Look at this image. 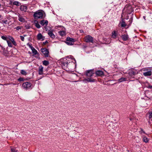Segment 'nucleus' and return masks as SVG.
Instances as JSON below:
<instances>
[{"instance_id": "41", "label": "nucleus", "mask_w": 152, "mask_h": 152, "mask_svg": "<svg viewBox=\"0 0 152 152\" xmlns=\"http://www.w3.org/2000/svg\"><path fill=\"white\" fill-rule=\"evenodd\" d=\"M2 22L4 23H7V20H2Z\"/></svg>"}, {"instance_id": "5", "label": "nucleus", "mask_w": 152, "mask_h": 152, "mask_svg": "<svg viewBox=\"0 0 152 152\" xmlns=\"http://www.w3.org/2000/svg\"><path fill=\"white\" fill-rule=\"evenodd\" d=\"M85 41L86 42H93V38L90 35H87L85 38Z\"/></svg>"}, {"instance_id": "24", "label": "nucleus", "mask_w": 152, "mask_h": 152, "mask_svg": "<svg viewBox=\"0 0 152 152\" xmlns=\"http://www.w3.org/2000/svg\"><path fill=\"white\" fill-rule=\"evenodd\" d=\"M34 24L35 26L37 28H39L40 27V25L39 23H38V22L37 21H35L34 22Z\"/></svg>"}, {"instance_id": "16", "label": "nucleus", "mask_w": 152, "mask_h": 152, "mask_svg": "<svg viewBox=\"0 0 152 152\" xmlns=\"http://www.w3.org/2000/svg\"><path fill=\"white\" fill-rule=\"evenodd\" d=\"M96 74L98 76H101L103 75L104 73L102 71L100 70H98L96 72Z\"/></svg>"}, {"instance_id": "21", "label": "nucleus", "mask_w": 152, "mask_h": 152, "mask_svg": "<svg viewBox=\"0 0 152 152\" xmlns=\"http://www.w3.org/2000/svg\"><path fill=\"white\" fill-rule=\"evenodd\" d=\"M58 33L59 34L62 36H64L66 35V32L64 31H60Z\"/></svg>"}, {"instance_id": "34", "label": "nucleus", "mask_w": 152, "mask_h": 152, "mask_svg": "<svg viewBox=\"0 0 152 152\" xmlns=\"http://www.w3.org/2000/svg\"><path fill=\"white\" fill-rule=\"evenodd\" d=\"M25 36H26L25 35H24V36H20V39H21V40L22 41H24V37Z\"/></svg>"}, {"instance_id": "14", "label": "nucleus", "mask_w": 152, "mask_h": 152, "mask_svg": "<svg viewBox=\"0 0 152 152\" xmlns=\"http://www.w3.org/2000/svg\"><path fill=\"white\" fill-rule=\"evenodd\" d=\"M40 23L42 26H44V25L46 26L48 24V21L47 20H43L40 21Z\"/></svg>"}, {"instance_id": "9", "label": "nucleus", "mask_w": 152, "mask_h": 152, "mask_svg": "<svg viewBox=\"0 0 152 152\" xmlns=\"http://www.w3.org/2000/svg\"><path fill=\"white\" fill-rule=\"evenodd\" d=\"M37 39L38 40L43 41L45 39V37H43L40 33H39L37 36Z\"/></svg>"}, {"instance_id": "46", "label": "nucleus", "mask_w": 152, "mask_h": 152, "mask_svg": "<svg viewBox=\"0 0 152 152\" xmlns=\"http://www.w3.org/2000/svg\"><path fill=\"white\" fill-rule=\"evenodd\" d=\"M143 18L145 19V16H143Z\"/></svg>"}, {"instance_id": "42", "label": "nucleus", "mask_w": 152, "mask_h": 152, "mask_svg": "<svg viewBox=\"0 0 152 152\" xmlns=\"http://www.w3.org/2000/svg\"><path fill=\"white\" fill-rule=\"evenodd\" d=\"M140 132V133L142 134V133H145V132H144L142 130H141V131Z\"/></svg>"}, {"instance_id": "31", "label": "nucleus", "mask_w": 152, "mask_h": 152, "mask_svg": "<svg viewBox=\"0 0 152 152\" xmlns=\"http://www.w3.org/2000/svg\"><path fill=\"white\" fill-rule=\"evenodd\" d=\"M66 43L68 45H71L73 44L74 43L71 42L67 41L66 42Z\"/></svg>"}, {"instance_id": "28", "label": "nucleus", "mask_w": 152, "mask_h": 152, "mask_svg": "<svg viewBox=\"0 0 152 152\" xmlns=\"http://www.w3.org/2000/svg\"><path fill=\"white\" fill-rule=\"evenodd\" d=\"M20 73L22 75H26V74H27V73L24 70H21Z\"/></svg>"}, {"instance_id": "3", "label": "nucleus", "mask_w": 152, "mask_h": 152, "mask_svg": "<svg viewBox=\"0 0 152 152\" xmlns=\"http://www.w3.org/2000/svg\"><path fill=\"white\" fill-rule=\"evenodd\" d=\"M142 70L144 72L143 75L145 76H149L152 75V70L150 68H143L142 69Z\"/></svg>"}, {"instance_id": "30", "label": "nucleus", "mask_w": 152, "mask_h": 152, "mask_svg": "<svg viewBox=\"0 0 152 152\" xmlns=\"http://www.w3.org/2000/svg\"><path fill=\"white\" fill-rule=\"evenodd\" d=\"M131 7L130 6H126L124 8V10H126L127 11V12H128L127 10L128 8H131Z\"/></svg>"}, {"instance_id": "27", "label": "nucleus", "mask_w": 152, "mask_h": 152, "mask_svg": "<svg viewBox=\"0 0 152 152\" xmlns=\"http://www.w3.org/2000/svg\"><path fill=\"white\" fill-rule=\"evenodd\" d=\"M43 64L44 65L46 66L49 64V63L48 61L45 60L43 61Z\"/></svg>"}, {"instance_id": "7", "label": "nucleus", "mask_w": 152, "mask_h": 152, "mask_svg": "<svg viewBox=\"0 0 152 152\" xmlns=\"http://www.w3.org/2000/svg\"><path fill=\"white\" fill-rule=\"evenodd\" d=\"M94 73V72L93 69L88 70L86 72V75L88 77L92 76Z\"/></svg>"}, {"instance_id": "17", "label": "nucleus", "mask_w": 152, "mask_h": 152, "mask_svg": "<svg viewBox=\"0 0 152 152\" xmlns=\"http://www.w3.org/2000/svg\"><path fill=\"white\" fill-rule=\"evenodd\" d=\"M48 34L52 39H54L55 37V35L54 34L52 31H50L48 32Z\"/></svg>"}, {"instance_id": "33", "label": "nucleus", "mask_w": 152, "mask_h": 152, "mask_svg": "<svg viewBox=\"0 0 152 152\" xmlns=\"http://www.w3.org/2000/svg\"><path fill=\"white\" fill-rule=\"evenodd\" d=\"M11 151L12 152H17L18 151V150L15 148H11Z\"/></svg>"}, {"instance_id": "4", "label": "nucleus", "mask_w": 152, "mask_h": 152, "mask_svg": "<svg viewBox=\"0 0 152 152\" xmlns=\"http://www.w3.org/2000/svg\"><path fill=\"white\" fill-rule=\"evenodd\" d=\"M22 87L24 89L27 90L32 89L33 88V86L30 82H26L23 83Z\"/></svg>"}, {"instance_id": "35", "label": "nucleus", "mask_w": 152, "mask_h": 152, "mask_svg": "<svg viewBox=\"0 0 152 152\" xmlns=\"http://www.w3.org/2000/svg\"><path fill=\"white\" fill-rule=\"evenodd\" d=\"M18 80L19 82H21L23 81L24 79L22 77H20L18 79Z\"/></svg>"}, {"instance_id": "29", "label": "nucleus", "mask_w": 152, "mask_h": 152, "mask_svg": "<svg viewBox=\"0 0 152 152\" xmlns=\"http://www.w3.org/2000/svg\"><path fill=\"white\" fill-rule=\"evenodd\" d=\"M1 37L3 39L6 40L7 41H8L7 40V39H8V36L7 37L5 36H1Z\"/></svg>"}, {"instance_id": "47", "label": "nucleus", "mask_w": 152, "mask_h": 152, "mask_svg": "<svg viewBox=\"0 0 152 152\" xmlns=\"http://www.w3.org/2000/svg\"><path fill=\"white\" fill-rule=\"evenodd\" d=\"M77 81H75V82H77Z\"/></svg>"}, {"instance_id": "37", "label": "nucleus", "mask_w": 152, "mask_h": 152, "mask_svg": "<svg viewBox=\"0 0 152 152\" xmlns=\"http://www.w3.org/2000/svg\"><path fill=\"white\" fill-rule=\"evenodd\" d=\"M8 39H9L11 41L14 39L13 37L10 36H8Z\"/></svg>"}, {"instance_id": "15", "label": "nucleus", "mask_w": 152, "mask_h": 152, "mask_svg": "<svg viewBox=\"0 0 152 152\" xmlns=\"http://www.w3.org/2000/svg\"><path fill=\"white\" fill-rule=\"evenodd\" d=\"M136 74H137L136 72L133 71H131L129 72V75L131 78L132 77V76Z\"/></svg>"}, {"instance_id": "32", "label": "nucleus", "mask_w": 152, "mask_h": 152, "mask_svg": "<svg viewBox=\"0 0 152 152\" xmlns=\"http://www.w3.org/2000/svg\"><path fill=\"white\" fill-rule=\"evenodd\" d=\"M7 43L8 46L10 47H12V43L9 41H7Z\"/></svg>"}, {"instance_id": "22", "label": "nucleus", "mask_w": 152, "mask_h": 152, "mask_svg": "<svg viewBox=\"0 0 152 152\" xmlns=\"http://www.w3.org/2000/svg\"><path fill=\"white\" fill-rule=\"evenodd\" d=\"M126 24L124 20H122V22L121 23V26L122 27H124L126 26Z\"/></svg>"}, {"instance_id": "1", "label": "nucleus", "mask_w": 152, "mask_h": 152, "mask_svg": "<svg viewBox=\"0 0 152 152\" xmlns=\"http://www.w3.org/2000/svg\"><path fill=\"white\" fill-rule=\"evenodd\" d=\"M75 60L71 56L61 59L59 61L62 68L66 71H72L76 67Z\"/></svg>"}, {"instance_id": "13", "label": "nucleus", "mask_w": 152, "mask_h": 152, "mask_svg": "<svg viewBox=\"0 0 152 152\" xmlns=\"http://www.w3.org/2000/svg\"><path fill=\"white\" fill-rule=\"evenodd\" d=\"M121 38L123 40L126 41L128 39L129 37L127 34H124L122 36Z\"/></svg>"}, {"instance_id": "40", "label": "nucleus", "mask_w": 152, "mask_h": 152, "mask_svg": "<svg viewBox=\"0 0 152 152\" xmlns=\"http://www.w3.org/2000/svg\"><path fill=\"white\" fill-rule=\"evenodd\" d=\"M12 44L15 46H16L17 45V43H16V42L15 41V42H14L12 43Z\"/></svg>"}, {"instance_id": "10", "label": "nucleus", "mask_w": 152, "mask_h": 152, "mask_svg": "<svg viewBox=\"0 0 152 152\" xmlns=\"http://www.w3.org/2000/svg\"><path fill=\"white\" fill-rule=\"evenodd\" d=\"M43 68L42 66H40L39 67L38 73L39 75H42L43 74Z\"/></svg>"}, {"instance_id": "12", "label": "nucleus", "mask_w": 152, "mask_h": 152, "mask_svg": "<svg viewBox=\"0 0 152 152\" xmlns=\"http://www.w3.org/2000/svg\"><path fill=\"white\" fill-rule=\"evenodd\" d=\"M95 80L91 78H88L84 80L83 81H86L87 82H94Z\"/></svg>"}, {"instance_id": "25", "label": "nucleus", "mask_w": 152, "mask_h": 152, "mask_svg": "<svg viewBox=\"0 0 152 152\" xmlns=\"http://www.w3.org/2000/svg\"><path fill=\"white\" fill-rule=\"evenodd\" d=\"M126 80V78L124 77H121L118 80L119 82H121Z\"/></svg>"}, {"instance_id": "45", "label": "nucleus", "mask_w": 152, "mask_h": 152, "mask_svg": "<svg viewBox=\"0 0 152 152\" xmlns=\"http://www.w3.org/2000/svg\"><path fill=\"white\" fill-rule=\"evenodd\" d=\"M130 121H132V118H130Z\"/></svg>"}, {"instance_id": "48", "label": "nucleus", "mask_w": 152, "mask_h": 152, "mask_svg": "<svg viewBox=\"0 0 152 152\" xmlns=\"http://www.w3.org/2000/svg\"><path fill=\"white\" fill-rule=\"evenodd\" d=\"M1 17V15H0V18Z\"/></svg>"}, {"instance_id": "18", "label": "nucleus", "mask_w": 152, "mask_h": 152, "mask_svg": "<svg viewBox=\"0 0 152 152\" xmlns=\"http://www.w3.org/2000/svg\"><path fill=\"white\" fill-rule=\"evenodd\" d=\"M67 41L71 42L74 43V42L75 41L74 39L69 37H67L66 39Z\"/></svg>"}, {"instance_id": "6", "label": "nucleus", "mask_w": 152, "mask_h": 152, "mask_svg": "<svg viewBox=\"0 0 152 152\" xmlns=\"http://www.w3.org/2000/svg\"><path fill=\"white\" fill-rule=\"evenodd\" d=\"M41 51L45 56H48L49 52L47 49L46 48H41Z\"/></svg>"}, {"instance_id": "39", "label": "nucleus", "mask_w": 152, "mask_h": 152, "mask_svg": "<svg viewBox=\"0 0 152 152\" xmlns=\"http://www.w3.org/2000/svg\"><path fill=\"white\" fill-rule=\"evenodd\" d=\"M28 46H29V47L30 48V49H31V48H33L34 47H33L31 45H30V44H28Z\"/></svg>"}, {"instance_id": "11", "label": "nucleus", "mask_w": 152, "mask_h": 152, "mask_svg": "<svg viewBox=\"0 0 152 152\" xmlns=\"http://www.w3.org/2000/svg\"><path fill=\"white\" fill-rule=\"evenodd\" d=\"M20 8L21 11H24V12H26L27 10V7L25 5L21 6L20 7Z\"/></svg>"}, {"instance_id": "26", "label": "nucleus", "mask_w": 152, "mask_h": 152, "mask_svg": "<svg viewBox=\"0 0 152 152\" xmlns=\"http://www.w3.org/2000/svg\"><path fill=\"white\" fill-rule=\"evenodd\" d=\"M13 4L17 6L20 5V3L18 1H15L13 3Z\"/></svg>"}, {"instance_id": "19", "label": "nucleus", "mask_w": 152, "mask_h": 152, "mask_svg": "<svg viewBox=\"0 0 152 152\" xmlns=\"http://www.w3.org/2000/svg\"><path fill=\"white\" fill-rule=\"evenodd\" d=\"M117 36V34L115 31H113L112 33L111 37L113 38H115Z\"/></svg>"}, {"instance_id": "38", "label": "nucleus", "mask_w": 152, "mask_h": 152, "mask_svg": "<svg viewBox=\"0 0 152 152\" xmlns=\"http://www.w3.org/2000/svg\"><path fill=\"white\" fill-rule=\"evenodd\" d=\"M149 118H151L152 117V112L149 113Z\"/></svg>"}, {"instance_id": "8", "label": "nucleus", "mask_w": 152, "mask_h": 152, "mask_svg": "<svg viewBox=\"0 0 152 152\" xmlns=\"http://www.w3.org/2000/svg\"><path fill=\"white\" fill-rule=\"evenodd\" d=\"M18 20L24 23L26 21V18L25 17L22 16L20 15L18 16Z\"/></svg>"}, {"instance_id": "43", "label": "nucleus", "mask_w": 152, "mask_h": 152, "mask_svg": "<svg viewBox=\"0 0 152 152\" xmlns=\"http://www.w3.org/2000/svg\"><path fill=\"white\" fill-rule=\"evenodd\" d=\"M148 88L150 89L152 88V86H148Z\"/></svg>"}, {"instance_id": "23", "label": "nucleus", "mask_w": 152, "mask_h": 152, "mask_svg": "<svg viewBox=\"0 0 152 152\" xmlns=\"http://www.w3.org/2000/svg\"><path fill=\"white\" fill-rule=\"evenodd\" d=\"M142 137L143 139V141L144 142L147 143L148 142L149 140L147 137L144 136H142Z\"/></svg>"}, {"instance_id": "20", "label": "nucleus", "mask_w": 152, "mask_h": 152, "mask_svg": "<svg viewBox=\"0 0 152 152\" xmlns=\"http://www.w3.org/2000/svg\"><path fill=\"white\" fill-rule=\"evenodd\" d=\"M31 50L32 53L34 54V55H36L38 53V52L34 48H32Z\"/></svg>"}, {"instance_id": "36", "label": "nucleus", "mask_w": 152, "mask_h": 152, "mask_svg": "<svg viewBox=\"0 0 152 152\" xmlns=\"http://www.w3.org/2000/svg\"><path fill=\"white\" fill-rule=\"evenodd\" d=\"M21 27L20 26H18L17 27L15 28V29L17 30H19L21 28Z\"/></svg>"}, {"instance_id": "44", "label": "nucleus", "mask_w": 152, "mask_h": 152, "mask_svg": "<svg viewBox=\"0 0 152 152\" xmlns=\"http://www.w3.org/2000/svg\"><path fill=\"white\" fill-rule=\"evenodd\" d=\"M11 42H12V43H13L15 41V40H14V39H13L12 40H11Z\"/></svg>"}, {"instance_id": "2", "label": "nucleus", "mask_w": 152, "mask_h": 152, "mask_svg": "<svg viewBox=\"0 0 152 152\" xmlns=\"http://www.w3.org/2000/svg\"><path fill=\"white\" fill-rule=\"evenodd\" d=\"M44 13L42 11H38L35 12L34 15V18L42 19L44 17Z\"/></svg>"}]
</instances>
